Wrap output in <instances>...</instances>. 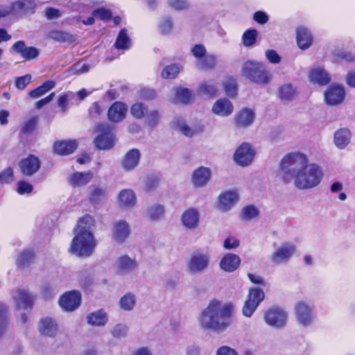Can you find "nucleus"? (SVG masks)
<instances>
[{
  "label": "nucleus",
  "instance_id": "obj_55",
  "mask_svg": "<svg viewBox=\"0 0 355 355\" xmlns=\"http://www.w3.org/2000/svg\"><path fill=\"white\" fill-rule=\"evenodd\" d=\"M191 53L195 58V62H197L205 54H207V50L205 46L202 44H195L191 49Z\"/></svg>",
  "mask_w": 355,
  "mask_h": 355
},
{
  "label": "nucleus",
  "instance_id": "obj_32",
  "mask_svg": "<svg viewBox=\"0 0 355 355\" xmlns=\"http://www.w3.org/2000/svg\"><path fill=\"white\" fill-rule=\"evenodd\" d=\"M173 92V96L171 101L174 103L189 104L193 101V94L189 89L179 87L174 88Z\"/></svg>",
  "mask_w": 355,
  "mask_h": 355
},
{
  "label": "nucleus",
  "instance_id": "obj_57",
  "mask_svg": "<svg viewBox=\"0 0 355 355\" xmlns=\"http://www.w3.org/2000/svg\"><path fill=\"white\" fill-rule=\"evenodd\" d=\"M239 245V240L234 236L227 237L223 242V248L227 250H234L237 248Z\"/></svg>",
  "mask_w": 355,
  "mask_h": 355
},
{
  "label": "nucleus",
  "instance_id": "obj_37",
  "mask_svg": "<svg viewBox=\"0 0 355 355\" xmlns=\"http://www.w3.org/2000/svg\"><path fill=\"white\" fill-rule=\"evenodd\" d=\"M93 178V173L88 172H76L70 175L69 184L73 187H79L86 185Z\"/></svg>",
  "mask_w": 355,
  "mask_h": 355
},
{
  "label": "nucleus",
  "instance_id": "obj_5",
  "mask_svg": "<svg viewBox=\"0 0 355 355\" xmlns=\"http://www.w3.org/2000/svg\"><path fill=\"white\" fill-rule=\"evenodd\" d=\"M293 310L298 326L308 328L314 324L315 314L313 304L307 301L300 300L295 304Z\"/></svg>",
  "mask_w": 355,
  "mask_h": 355
},
{
  "label": "nucleus",
  "instance_id": "obj_34",
  "mask_svg": "<svg viewBox=\"0 0 355 355\" xmlns=\"http://www.w3.org/2000/svg\"><path fill=\"white\" fill-rule=\"evenodd\" d=\"M127 110V106L124 103L116 102L108 110V118L113 122H119L125 117Z\"/></svg>",
  "mask_w": 355,
  "mask_h": 355
},
{
  "label": "nucleus",
  "instance_id": "obj_19",
  "mask_svg": "<svg viewBox=\"0 0 355 355\" xmlns=\"http://www.w3.org/2000/svg\"><path fill=\"white\" fill-rule=\"evenodd\" d=\"M241 263V259L238 254L228 252L221 257L219 268L223 272L232 273L240 267Z\"/></svg>",
  "mask_w": 355,
  "mask_h": 355
},
{
  "label": "nucleus",
  "instance_id": "obj_45",
  "mask_svg": "<svg viewBox=\"0 0 355 355\" xmlns=\"http://www.w3.org/2000/svg\"><path fill=\"white\" fill-rule=\"evenodd\" d=\"M136 304V296L130 293L124 295L119 301V307L125 311H132Z\"/></svg>",
  "mask_w": 355,
  "mask_h": 355
},
{
  "label": "nucleus",
  "instance_id": "obj_46",
  "mask_svg": "<svg viewBox=\"0 0 355 355\" xmlns=\"http://www.w3.org/2000/svg\"><path fill=\"white\" fill-rule=\"evenodd\" d=\"M55 85V82L53 80L46 81L41 86L38 87L35 89L31 91L29 96L33 98H39L53 89Z\"/></svg>",
  "mask_w": 355,
  "mask_h": 355
},
{
  "label": "nucleus",
  "instance_id": "obj_12",
  "mask_svg": "<svg viewBox=\"0 0 355 355\" xmlns=\"http://www.w3.org/2000/svg\"><path fill=\"white\" fill-rule=\"evenodd\" d=\"M324 96L327 104L336 106L344 101L345 91L342 85L332 84L326 89Z\"/></svg>",
  "mask_w": 355,
  "mask_h": 355
},
{
  "label": "nucleus",
  "instance_id": "obj_16",
  "mask_svg": "<svg viewBox=\"0 0 355 355\" xmlns=\"http://www.w3.org/2000/svg\"><path fill=\"white\" fill-rule=\"evenodd\" d=\"M81 295L78 291L66 292L59 300L61 308L67 311H73L80 304Z\"/></svg>",
  "mask_w": 355,
  "mask_h": 355
},
{
  "label": "nucleus",
  "instance_id": "obj_28",
  "mask_svg": "<svg viewBox=\"0 0 355 355\" xmlns=\"http://www.w3.org/2000/svg\"><path fill=\"white\" fill-rule=\"evenodd\" d=\"M352 132L347 128L337 130L334 135V144L340 149H345L351 142Z\"/></svg>",
  "mask_w": 355,
  "mask_h": 355
},
{
  "label": "nucleus",
  "instance_id": "obj_30",
  "mask_svg": "<svg viewBox=\"0 0 355 355\" xmlns=\"http://www.w3.org/2000/svg\"><path fill=\"white\" fill-rule=\"evenodd\" d=\"M38 330L42 336L54 337L58 333V327L55 320L50 318H45L40 321Z\"/></svg>",
  "mask_w": 355,
  "mask_h": 355
},
{
  "label": "nucleus",
  "instance_id": "obj_4",
  "mask_svg": "<svg viewBox=\"0 0 355 355\" xmlns=\"http://www.w3.org/2000/svg\"><path fill=\"white\" fill-rule=\"evenodd\" d=\"M241 76L250 82L259 85H266L272 78L263 63L252 60L245 61L243 64Z\"/></svg>",
  "mask_w": 355,
  "mask_h": 355
},
{
  "label": "nucleus",
  "instance_id": "obj_22",
  "mask_svg": "<svg viewBox=\"0 0 355 355\" xmlns=\"http://www.w3.org/2000/svg\"><path fill=\"white\" fill-rule=\"evenodd\" d=\"M141 154L139 150L133 148L124 155L121 161V166L125 172L134 171L139 165Z\"/></svg>",
  "mask_w": 355,
  "mask_h": 355
},
{
  "label": "nucleus",
  "instance_id": "obj_53",
  "mask_svg": "<svg viewBox=\"0 0 355 355\" xmlns=\"http://www.w3.org/2000/svg\"><path fill=\"white\" fill-rule=\"evenodd\" d=\"M147 111L146 107L141 103H137L132 105L130 109L131 114L137 118H142Z\"/></svg>",
  "mask_w": 355,
  "mask_h": 355
},
{
  "label": "nucleus",
  "instance_id": "obj_11",
  "mask_svg": "<svg viewBox=\"0 0 355 355\" xmlns=\"http://www.w3.org/2000/svg\"><path fill=\"white\" fill-rule=\"evenodd\" d=\"M255 150L248 143H243L236 150L234 155V162L241 166H247L252 164Z\"/></svg>",
  "mask_w": 355,
  "mask_h": 355
},
{
  "label": "nucleus",
  "instance_id": "obj_35",
  "mask_svg": "<svg viewBox=\"0 0 355 355\" xmlns=\"http://www.w3.org/2000/svg\"><path fill=\"white\" fill-rule=\"evenodd\" d=\"M78 147L76 140L58 141L54 144L55 152L60 155H67L72 153Z\"/></svg>",
  "mask_w": 355,
  "mask_h": 355
},
{
  "label": "nucleus",
  "instance_id": "obj_1",
  "mask_svg": "<svg viewBox=\"0 0 355 355\" xmlns=\"http://www.w3.org/2000/svg\"><path fill=\"white\" fill-rule=\"evenodd\" d=\"M279 178L285 184H292L300 191H308L320 185L324 173L322 166L310 162L305 154L293 153L282 159Z\"/></svg>",
  "mask_w": 355,
  "mask_h": 355
},
{
  "label": "nucleus",
  "instance_id": "obj_20",
  "mask_svg": "<svg viewBox=\"0 0 355 355\" xmlns=\"http://www.w3.org/2000/svg\"><path fill=\"white\" fill-rule=\"evenodd\" d=\"M308 78L311 83L318 85H325L331 80L329 73L321 66L311 67L309 71Z\"/></svg>",
  "mask_w": 355,
  "mask_h": 355
},
{
  "label": "nucleus",
  "instance_id": "obj_25",
  "mask_svg": "<svg viewBox=\"0 0 355 355\" xmlns=\"http://www.w3.org/2000/svg\"><path fill=\"white\" fill-rule=\"evenodd\" d=\"M234 111L232 103L227 98H220L217 100L211 107V112L221 117H227L230 116Z\"/></svg>",
  "mask_w": 355,
  "mask_h": 355
},
{
  "label": "nucleus",
  "instance_id": "obj_42",
  "mask_svg": "<svg viewBox=\"0 0 355 355\" xmlns=\"http://www.w3.org/2000/svg\"><path fill=\"white\" fill-rule=\"evenodd\" d=\"M198 92L200 95L213 97L217 93L216 83L213 80L204 81L198 87Z\"/></svg>",
  "mask_w": 355,
  "mask_h": 355
},
{
  "label": "nucleus",
  "instance_id": "obj_15",
  "mask_svg": "<svg viewBox=\"0 0 355 355\" xmlns=\"http://www.w3.org/2000/svg\"><path fill=\"white\" fill-rule=\"evenodd\" d=\"M200 219V211L196 207H189L185 209L180 216L181 224L186 230H189L196 229L199 225Z\"/></svg>",
  "mask_w": 355,
  "mask_h": 355
},
{
  "label": "nucleus",
  "instance_id": "obj_39",
  "mask_svg": "<svg viewBox=\"0 0 355 355\" xmlns=\"http://www.w3.org/2000/svg\"><path fill=\"white\" fill-rule=\"evenodd\" d=\"M216 64V57L213 54H205L197 62H195L196 67L201 70L209 71L214 69Z\"/></svg>",
  "mask_w": 355,
  "mask_h": 355
},
{
  "label": "nucleus",
  "instance_id": "obj_26",
  "mask_svg": "<svg viewBox=\"0 0 355 355\" xmlns=\"http://www.w3.org/2000/svg\"><path fill=\"white\" fill-rule=\"evenodd\" d=\"M12 297L18 309H28L32 307L33 297L28 291L18 289L14 291Z\"/></svg>",
  "mask_w": 355,
  "mask_h": 355
},
{
  "label": "nucleus",
  "instance_id": "obj_40",
  "mask_svg": "<svg viewBox=\"0 0 355 355\" xmlns=\"http://www.w3.org/2000/svg\"><path fill=\"white\" fill-rule=\"evenodd\" d=\"M183 70V66L179 63H172L165 66L162 71L161 76L164 79H174Z\"/></svg>",
  "mask_w": 355,
  "mask_h": 355
},
{
  "label": "nucleus",
  "instance_id": "obj_2",
  "mask_svg": "<svg viewBox=\"0 0 355 355\" xmlns=\"http://www.w3.org/2000/svg\"><path fill=\"white\" fill-rule=\"evenodd\" d=\"M234 306L231 302H223L214 299L199 314L198 322L201 329L221 332L231 324Z\"/></svg>",
  "mask_w": 355,
  "mask_h": 355
},
{
  "label": "nucleus",
  "instance_id": "obj_61",
  "mask_svg": "<svg viewBox=\"0 0 355 355\" xmlns=\"http://www.w3.org/2000/svg\"><path fill=\"white\" fill-rule=\"evenodd\" d=\"M253 19L258 24H266L269 19L268 15L263 11H257L253 15Z\"/></svg>",
  "mask_w": 355,
  "mask_h": 355
},
{
  "label": "nucleus",
  "instance_id": "obj_29",
  "mask_svg": "<svg viewBox=\"0 0 355 355\" xmlns=\"http://www.w3.org/2000/svg\"><path fill=\"white\" fill-rule=\"evenodd\" d=\"M255 114L252 110L243 108L234 116V122L238 127L246 128L252 124Z\"/></svg>",
  "mask_w": 355,
  "mask_h": 355
},
{
  "label": "nucleus",
  "instance_id": "obj_8",
  "mask_svg": "<svg viewBox=\"0 0 355 355\" xmlns=\"http://www.w3.org/2000/svg\"><path fill=\"white\" fill-rule=\"evenodd\" d=\"M210 263V255L204 252H195L188 259L187 269L191 275H200L206 271Z\"/></svg>",
  "mask_w": 355,
  "mask_h": 355
},
{
  "label": "nucleus",
  "instance_id": "obj_7",
  "mask_svg": "<svg viewBox=\"0 0 355 355\" xmlns=\"http://www.w3.org/2000/svg\"><path fill=\"white\" fill-rule=\"evenodd\" d=\"M288 312L279 307H270L263 312V320L270 327L281 329L287 324Z\"/></svg>",
  "mask_w": 355,
  "mask_h": 355
},
{
  "label": "nucleus",
  "instance_id": "obj_43",
  "mask_svg": "<svg viewBox=\"0 0 355 355\" xmlns=\"http://www.w3.org/2000/svg\"><path fill=\"white\" fill-rule=\"evenodd\" d=\"M296 94V89L291 83H284L279 87V97L283 101H291Z\"/></svg>",
  "mask_w": 355,
  "mask_h": 355
},
{
  "label": "nucleus",
  "instance_id": "obj_62",
  "mask_svg": "<svg viewBox=\"0 0 355 355\" xmlns=\"http://www.w3.org/2000/svg\"><path fill=\"white\" fill-rule=\"evenodd\" d=\"M32 254L28 252H21L17 260V264L19 266H24L26 264H28L31 259H32Z\"/></svg>",
  "mask_w": 355,
  "mask_h": 355
},
{
  "label": "nucleus",
  "instance_id": "obj_31",
  "mask_svg": "<svg viewBox=\"0 0 355 355\" xmlns=\"http://www.w3.org/2000/svg\"><path fill=\"white\" fill-rule=\"evenodd\" d=\"M35 5L34 0H15L10 5H4L8 8V16L11 13L19 14L34 8Z\"/></svg>",
  "mask_w": 355,
  "mask_h": 355
},
{
  "label": "nucleus",
  "instance_id": "obj_44",
  "mask_svg": "<svg viewBox=\"0 0 355 355\" xmlns=\"http://www.w3.org/2000/svg\"><path fill=\"white\" fill-rule=\"evenodd\" d=\"M259 216V209L252 205L243 207L240 214V218L243 221H250L257 219Z\"/></svg>",
  "mask_w": 355,
  "mask_h": 355
},
{
  "label": "nucleus",
  "instance_id": "obj_6",
  "mask_svg": "<svg viewBox=\"0 0 355 355\" xmlns=\"http://www.w3.org/2000/svg\"><path fill=\"white\" fill-rule=\"evenodd\" d=\"M264 298L263 289L259 287L250 288L242 307V314L246 318H251Z\"/></svg>",
  "mask_w": 355,
  "mask_h": 355
},
{
  "label": "nucleus",
  "instance_id": "obj_14",
  "mask_svg": "<svg viewBox=\"0 0 355 355\" xmlns=\"http://www.w3.org/2000/svg\"><path fill=\"white\" fill-rule=\"evenodd\" d=\"M171 126L172 129L180 132L188 137H192L197 134L202 132L204 130L202 125H196L194 127H191L181 117L175 118L171 123Z\"/></svg>",
  "mask_w": 355,
  "mask_h": 355
},
{
  "label": "nucleus",
  "instance_id": "obj_10",
  "mask_svg": "<svg viewBox=\"0 0 355 355\" xmlns=\"http://www.w3.org/2000/svg\"><path fill=\"white\" fill-rule=\"evenodd\" d=\"M239 193L236 189L225 190L218 197V208L223 212L230 211L239 200Z\"/></svg>",
  "mask_w": 355,
  "mask_h": 355
},
{
  "label": "nucleus",
  "instance_id": "obj_60",
  "mask_svg": "<svg viewBox=\"0 0 355 355\" xmlns=\"http://www.w3.org/2000/svg\"><path fill=\"white\" fill-rule=\"evenodd\" d=\"M31 76L26 74L16 79L15 86L19 89H24L31 83Z\"/></svg>",
  "mask_w": 355,
  "mask_h": 355
},
{
  "label": "nucleus",
  "instance_id": "obj_17",
  "mask_svg": "<svg viewBox=\"0 0 355 355\" xmlns=\"http://www.w3.org/2000/svg\"><path fill=\"white\" fill-rule=\"evenodd\" d=\"M98 130H103L104 132L99 135L94 140L95 145L100 150H108L114 145V135L112 130L105 125L98 126Z\"/></svg>",
  "mask_w": 355,
  "mask_h": 355
},
{
  "label": "nucleus",
  "instance_id": "obj_54",
  "mask_svg": "<svg viewBox=\"0 0 355 355\" xmlns=\"http://www.w3.org/2000/svg\"><path fill=\"white\" fill-rule=\"evenodd\" d=\"M13 170L8 167L0 173V184H10L14 181Z\"/></svg>",
  "mask_w": 355,
  "mask_h": 355
},
{
  "label": "nucleus",
  "instance_id": "obj_59",
  "mask_svg": "<svg viewBox=\"0 0 355 355\" xmlns=\"http://www.w3.org/2000/svg\"><path fill=\"white\" fill-rule=\"evenodd\" d=\"M17 192L21 194H28L33 191V186L28 182L20 181L17 183Z\"/></svg>",
  "mask_w": 355,
  "mask_h": 355
},
{
  "label": "nucleus",
  "instance_id": "obj_49",
  "mask_svg": "<svg viewBox=\"0 0 355 355\" xmlns=\"http://www.w3.org/2000/svg\"><path fill=\"white\" fill-rule=\"evenodd\" d=\"M173 26L172 19L169 17H164L159 22L158 29L161 34L166 35L172 31Z\"/></svg>",
  "mask_w": 355,
  "mask_h": 355
},
{
  "label": "nucleus",
  "instance_id": "obj_64",
  "mask_svg": "<svg viewBox=\"0 0 355 355\" xmlns=\"http://www.w3.org/2000/svg\"><path fill=\"white\" fill-rule=\"evenodd\" d=\"M216 355H239V354L236 352L235 349H234L230 347H227V346H223L217 350Z\"/></svg>",
  "mask_w": 355,
  "mask_h": 355
},
{
  "label": "nucleus",
  "instance_id": "obj_27",
  "mask_svg": "<svg viewBox=\"0 0 355 355\" xmlns=\"http://www.w3.org/2000/svg\"><path fill=\"white\" fill-rule=\"evenodd\" d=\"M297 44L301 50L308 49L313 42V36L309 28L300 26L297 29Z\"/></svg>",
  "mask_w": 355,
  "mask_h": 355
},
{
  "label": "nucleus",
  "instance_id": "obj_13",
  "mask_svg": "<svg viewBox=\"0 0 355 355\" xmlns=\"http://www.w3.org/2000/svg\"><path fill=\"white\" fill-rule=\"evenodd\" d=\"M137 262L133 257L123 254L117 257L114 262V269L119 275H125L131 273L137 268Z\"/></svg>",
  "mask_w": 355,
  "mask_h": 355
},
{
  "label": "nucleus",
  "instance_id": "obj_50",
  "mask_svg": "<svg viewBox=\"0 0 355 355\" xmlns=\"http://www.w3.org/2000/svg\"><path fill=\"white\" fill-rule=\"evenodd\" d=\"M257 37V31L255 29L246 31L242 37L243 44L245 46H252L256 41Z\"/></svg>",
  "mask_w": 355,
  "mask_h": 355
},
{
  "label": "nucleus",
  "instance_id": "obj_38",
  "mask_svg": "<svg viewBox=\"0 0 355 355\" xmlns=\"http://www.w3.org/2000/svg\"><path fill=\"white\" fill-rule=\"evenodd\" d=\"M165 208L162 205L153 204L145 210L146 218L150 221H158L164 216Z\"/></svg>",
  "mask_w": 355,
  "mask_h": 355
},
{
  "label": "nucleus",
  "instance_id": "obj_58",
  "mask_svg": "<svg viewBox=\"0 0 355 355\" xmlns=\"http://www.w3.org/2000/svg\"><path fill=\"white\" fill-rule=\"evenodd\" d=\"M265 56L269 62L276 64L282 61L281 56L273 49H268L265 52Z\"/></svg>",
  "mask_w": 355,
  "mask_h": 355
},
{
  "label": "nucleus",
  "instance_id": "obj_33",
  "mask_svg": "<svg viewBox=\"0 0 355 355\" xmlns=\"http://www.w3.org/2000/svg\"><path fill=\"white\" fill-rule=\"evenodd\" d=\"M12 49L25 60H31L37 58L39 55V51L32 46H26L23 41L15 42Z\"/></svg>",
  "mask_w": 355,
  "mask_h": 355
},
{
  "label": "nucleus",
  "instance_id": "obj_47",
  "mask_svg": "<svg viewBox=\"0 0 355 355\" xmlns=\"http://www.w3.org/2000/svg\"><path fill=\"white\" fill-rule=\"evenodd\" d=\"M223 89L225 94L230 96H235L237 94L236 81L233 78H227L223 80Z\"/></svg>",
  "mask_w": 355,
  "mask_h": 355
},
{
  "label": "nucleus",
  "instance_id": "obj_48",
  "mask_svg": "<svg viewBox=\"0 0 355 355\" xmlns=\"http://www.w3.org/2000/svg\"><path fill=\"white\" fill-rule=\"evenodd\" d=\"M166 2L168 6L175 11H183L190 8L188 0H167Z\"/></svg>",
  "mask_w": 355,
  "mask_h": 355
},
{
  "label": "nucleus",
  "instance_id": "obj_56",
  "mask_svg": "<svg viewBox=\"0 0 355 355\" xmlns=\"http://www.w3.org/2000/svg\"><path fill=\"white\" fill-rule=\"evenodd\" d=\"M92 15L97 19L108 20L112 17L111 11L108 9L101 8L93 11Z\"/></svg>",
  "mask_w": 355,
  "mask_h": 355
},
{
  "label": "nucleus",
  "instance_id": "obj_9",
  "mask_svg": "<svg viewBox=\"0 0 355 355\" xmlns=\"http://www.w3.org/2000/svg\"><path fill=\"white\" fill-rule=\"evenodd\" d=\"M296 250V245L293 242L282 243L271 254L270 259L274 265H280L287 263L293 256Z\"/></svg>",
  "mask_w": 355,
  "mask_h": 355
},
{
  "label": "nucleus",
  "instance_id": "obj_41",
  "mask_svg": "<svg viewBox=\"0 0 355 355\" xmlns=\"http://www.w3.org/2000/svg\"><path fill=\"white\" fill-rule=\"evenodd\" d=\"M131 46V39L128 34V31L125 28H123L117 35L114 46L117 49L127 50L129 49Z\"/></svg>",
  "mask_w": 355,
  "mask_h": 355
},
{
  "label": "nucleus",
  "instance_id": "obj_21",
  "mask_svg": "<svg viewBox=\"0 0 355 355\" xmlns=\"http://www.w3.org/2000/svg\"><path fill=\"white\" fill-rule=\"evenodd\" d=\"M112 232L116 242L123 243L130 234V227L127 221L119 220L113 223Z\"/></svg>",
  "mask_w": 355,
  "mask_h": 355
},
{
  "label": "nucleus",
  "instance_id": "obj_3",
  "mask_svg": "<svg viewBox=\"0 0 355 355\" xmlns=\"http://www.w3.org/2000/svg\"><path fill=\"white\" fill-rule=\"evenodd\" d=\"M95 220L89 215L80 218L74 228V236L71 241L69 252L78 257H88L94 252L97 241L94 237Z\"/></svg>",
  "mask_w": 355,
  "mask_h": 355
},
{
  "label": "nucleus",
  "instance_id": "obj_18",
  "mask_svg": "<svg viewBox=\"0 0 355 355\" xmlns=\"http://www.w3.org/2000/svg\"><path fill=\"white\" fill-rule=\"evenodd\" d=\"M41 166L40 159L33 155L22 159L19 162L20 171L26 176H31L36 173Z\"/></svg>",
  "mask_w": 355,
  "mask_h": 355
},
{
  "label": "nucleus",
  "instance_id": "obj_52",
  "mask_svg": "<svg viewBox=\"0 0 355 355\" xmlns=\"http://www.w3.org/2000/svg\"><path fill=\"white\" fill-rule=\"evenodd\" d=\"M73 93L68 92L59 96L58 98V105L62 111L65 112L67 109L69 101L73 98Z\"/></svg>",
  "mask_w": 355,
  "mask_h": 355
},
{
  "label": "nucleus",
  "instance_id": "obj_24",
  "mask_svg": "<svg viewBox=\"0 0 355 355\" xmlns=\"http://www.w3.org/2000/svg\"><path fill=\"white\" fill-rule=\"evenodd\" d=\"M117 201L120 207L131 209L137 205V198L132 189H124L118 193Z\"/></svg>",
  "mask_w": 355,
  "mask_h": 355
},
{
  "label": "nucleus",
  "instance_id": "obj_63",
  "mask_svg": "<svg viewBox=\"0 0 355 355\" xmlns=\"http://www.w3.org/2000/svg\"><path fill=\"white\" fill-rule=\"evenodd\" d=\"M103 196V191L98 187L92 188L89 199L92 202H96Z\"/></svg>",
  "mask_w": 355,
  "mask_h": 355
},
{
  "label": "nucleus",
  "instance_id": "obj_51",
  "mask_svg": "<svg viewBox=\"0 0 355 355\" xmlns=\"http://www.w3.org/2000/svg\"><path fill=\"white\" fill-rule=\"evenodd\" d=\"M128 327L126 324L119 323L114 325L110 330L111 334L116 338H123L127 336Z\"/></svg>",
  "mask_w": 355,
  "mask_h": 355
},
{
  "label": "nucleus",
  "instance_id": "obj_36",
  "mask_svg": "<svg viewBox=\"0 0 355 355\" xmlns=\"http://www.w3.org/2000/svg\"><path fill=\"white\" fill-rule=\"evenodd\" d=\"M89 324L94 327H104L108 322V315L103 309H99L87 316Z\"/></svg>",
  "mask_w": 355,
  "mask_h": 355
},
{
  "label": "nucleus",
  "instance_id": "obj_23",
  "mask_svg": "<svg viewBox=\"0 0 355 355\" xmlns=\"http://www.w3.org/2000/svg\"><path fill=\"white\" fill-rule=\"evenodd\" d=\"M211 171L209 168L200 166L196 169L191 175L192 184L196 188H202L211 180Z\"/></svg>",
  "mask_w": 355,
  "mask_h": 355
}]
</instances>
